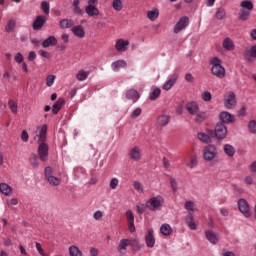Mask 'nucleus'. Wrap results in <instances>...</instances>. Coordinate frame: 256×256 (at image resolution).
<instances>
[{"label": "nucleus", "instance_id": "1", "mask_svg": "<svg viewBox=\"0 0 256 256\" xmlns=\"http://www.w3.org/2000/svg\"><path fill=\"white\" fill-rule=\"evenodd\" d=\"M37 143H38V157L40 161H48L49 160V145L45 143L47 141V125H42L38 128V132L36 131Z\"/></svg>", "mask_w": 256, "mask_h": 256}, {"label": "nucleus", "instance_id": "2", "mask_svg": "<svg viewBox=\"0 0 256 256\" xmlns=\"http://www.w3.org/2000/svg\"><path fill=\"white\" fill-rule=\"evenodd\" d=\"M210 65H212V75L218 77V79H223V77H225V67L221 64V59H219V57H213L210 61Z\"/></svg>", "mask_w": 256, "mask_h": 256}, {"label": "nucleus", "instance_id": "3", "mask_svg": "<svg viewBox=\"0 0 256 256\" xmlns=\"http://www.w3.org/2000/svg\"><path fill=\"white\" fill-rule=\"evenodd\" d=\"M163 203H165V199L163 198V196L158 195L150 198L146 202L145 207H147V209H149L150 211H161Z\"/></svg>", "mask_w": 256, "mask_h": 256}, {"label": "nucleus", "instance_id": "4", "mask_svg": "<svg viewBox=\"0 0 256 256\" xmlns=\"http://www.w3.org/2000/svg\"><path fill=\"white\" fill-rule=\"evenodd\" d=\"M219 152L217 151V147L213 144H209L208 146L204 147L203 149V157L205 161H213L217 158Z\"/></svg>", "mask_w": 256, "mask_h": 256}, {"label": "nucleus", "instance_id": "5", "mask_svg": "<svg viewBox=\"0 0 256 256\" xmlns=\"http://www.w3.org/2000/svg\"><path fill=\"white\" fill-rule=\"evenodd\" d=\"M99 0H88V5L85 7V13L88 17H96L99 15V8L97 5Z\"/></svg>", "mask_w": 256, "mask_h": 256}, {"label": "nucleus", "instance_id": "6", "mask_svg": "<svg viewBox=\"0 0 256 256\" xmlns=\"http://www.w3.org/2000/svg\"><path fill=\"white\" fill-rule=\"evenodd\" d=\"M45 178L47 179L50 185L57 187V185H61V178L53 176V169L51 167H46L44 170Z\"/></svg>", "mask_w": 256, "mask_h": 256}, {"label": "nucleus", "instance_id": "7", "mask_svg": "<svg viewBox=\"0 0 256 256\" xmlns=\"http://www.w3.org/2000/svg\"><path fill=\"white\" fill-rule=\"evenodd\" d=\"M187 27H189V17L183 16L174 25L173 32L177 35L181 33V31H183L184 29H187Z\"/></svg>", "mask_w": 256, "mask_h": 256}, {"label": "nucleus", "instance_id": "8", "mask_svg": "<svg viewBox=\"0 0 256 256\" xmlns=\"http://www.w3.org/2000/svg\"><path fill=\"white\" fill-rule=\"evenodd\" d=\"M215 137L218 141H223L227 137V126L223 123H217L215 127Z\"/></svg>", "mask_w": 256, "mask_h": 256}, {"label": "nucleus", "instance_id": "9", "mask_svg": "<svg viewBox=\"0 0 256 256\" xmlns=\"http://www.w3.org/2000/svg\"><path fill=\"white\" fill-rule=\"evenodd\" d=\"M144 241L146 247H148L149 249H153V247H155V231L153 230V228L147 229Z\"/></svg>", "mask_w": 256, "mask_h": 256}, {"label": "nucleus", "instance_id": "10", "mask_svg": "<svg viewBox=\"0 0 256 256\" xmlns=\"http://www.w3.org/2000/svg\"><path fill=\"white\" fill-rule=\"evenodd\" d=\"M238 209L240 213L244 214L245 217H251V212L249 211V203L247 202V200H238Z\"/></svg>", "mask_w": 256, "mask_h": 256}, {"label": "nucleus", "instance_id": "11", "mask_svg": "<svg viewBox=\"0 0 256 256\" xmlns=\"http://www.w3.org/2000/svg\"><path fill=\"white\" fill-rule=\"evenodd\" d=\"M224 105L226 109H233L237 105V100L235 99V93L230 92L225 96Z\"/></svg>", "mask_w": 256, "mask_h": 256}, {"label": "nucleus", "instance_id": "12", "mask_svg": "<svg viewBox=\"0 0 256 256\" xmlns=\"http://www.w3.org/2000/svg\"><path fill=\"white\" fill-rule=\"evenodd\" d=\"M220 123H223V125H229L230 123H235V116L227 111H223L219 114Z\"/></svg>", "mask_w": 256, "mask_h": 256}, {"label": "nucleus", "instance_id": "13", "mask_svg": "<svg viewBox=\"0 0 256 256\" xmlns=\"http://www.w3.org/2000/svg\"><path fill=\"white\" fill-rule=\"evenodd\" d=\"M45 23H47V18L45 16L38 15L33 21L32 27L34 31H39L40 29H43V25H45Z\"/></svg>", "mask_w": 256, "mask_h": 256}, {"label": "nucleus", "instance_id": "14", "mask_svg": "<svg viewBox=\"0 0 256 256\" xmlns=\"http://www.w3.org/2000/svg\"><path fill=\"white\" fill-rule=\"evenodd\" d=\"M129 47V40L118 39L116 40L115 49L118 53H125Z\"/></svg>", "mask_w": 256, "mask_h": 256}, {"label": "nucleus", "instance_id": "15", "mask_svg": "<svg viewBox=\"0 0 256 256\" xmlns=\"http://www.w3.org/2000/svg\"><path fill=\"white\" fill-rule=\"evenodd\" d=\"M156 123L159 127H167L171 123V116L167 114H161L157 117Z\"/></svg>", "mask_w": 256, "mask_h": 256}, {"label": "nucleus", "instance_id": "16", "mask_svg": "<svg viewBox=\"0 0 256 256\" xmlns=\"http://www.w3.org/2000/svg\"><path fill=\"white\" fill-rule=\"evenodd\" d=\"M177 79H179V75L178 74H173L169 80H167L164 85L162 86V89L164 91H169L173 85H175V83H177Z\"/></svg>", "mask_w": 256, "mask_h": 256}, {"label": "nucleus", "instance_id": "17", "mask_svg": "<svg viewBox=\"0 0 256 256\" xmlns=\"http://www.w3.org/2000/svg\"><path fill=\"white\" fill-rule=\"evenodd\" d=\"M206 239L212 243V245H217L219 243V236L213 230H206L205 231Z\"/></svg>", "mask_w": 256, "mask_h": 256}, {"label": "nucleus", "instance_id": "18", "mask_svg": "<svg viewBox=\"0 0 256 256\" xmlns=\"http://www.w3.org/2000/svg\"><path fill=\"white\" fill-rule=\"evenodd\" d=\"M186 111L189 113V115H197L199 111V104L195 101L188 102L186 104Z\"/></svg>", "mask_w": 256, "mask_h": 256}, {"label": "nucleus", "instance_id": "19", "mask_svg": "<svg viewBox=\"0 0 256 256\" xmlns=\"http://www.w3.org/2000/svg\"><path fill=\"white\" fill-rule=\"evenodd\" d=\"M222 47L225 51H234L235 50V42L230 37L224 38L222 42Z\"/></svg>", "mask_w": 256, "mask_h": 256}, {"label": "nucleus", "instance_id": "20", "mask_svg": "<svg viewBox=\"0 0 256 256\" xmlns=\"http://www.w3.org/2000/svg\"><path fill=\"white\" fill-rule=\"evenodd\" d=\"M71 31L73 35L79 39H83V37H85V28H83V25L74 26L71 28Z\"/></svg>", "mask_w": 256, "mask_h": 256}, {"label": "nucleus", "instance_id": "21", "mask_svg": "<svg viewBox=\"0 0 256 256\" xmlns=\"http://www.w3.org/2000/svg\"><path fill=\"white\" fill-rule=\"evenodd\" d=\"M140 97L141 96L139 95V92L135 89H130L126 92V98L130 101H133L134 103H137Z\"/></svg>", "mask_w": 256, "mask_h": 256}, {"label": "nucleus", "instance_id": "22", "mask_svg": "<svg viewBox=\"0 0 256 256\" xmlns=\"http://www.w3.org/2000/svg\"><path fill=\"white\" fill-rule=\"evenodd\" d=\"M112 70L117 73L121 69L127 68V62L125 60H118L111 64Z\"/></svg>", "mask_w": 256, "mask_h": 256}, {"label": "nucleus", "instance_id": "23", "mask_svg": "<svg viewBox=\"0 0 256 256\" xmlns=\"http://www.w3.org/2000/svg\"><path fill=\"white\" fill-rule=\"evenodd\" d=\"M65 105V99L59 98L54 105L52 106V113L53 115H57L59 111H61V108Z\"/></svg>", "mask_w": 256, "mask_h": 256}, {"label": "nucleus", "instance_id": "24", "mask_svg": "<svg viewBox=\"0 0 256 256\" xmlns=\"http://www.w3.org/2000/svg\"><path fill=\"white\" fill-rule=\"evenodd\" d=\"M57 45V38L55 36H49L42 42V47L47 49V47H55Z\"/></svg>", "mask_w": 256, "mask_h": 256}, {"label": "nucleus", "instance_id": "25", "mask_svg": "<svg viewBox=\"0 0 256 256\" xmlns=\"http://www.w3.org/2000/svg\"><path fill=\"white\" fill-rule=\"evenodd\" d=\"M244 57L247 59V61L256 59V45H253L250 49H246L244 52Z\"/></svg>", "mask_w": 256, "mask_h": 256}, {"label": "nucleus", "instance_id": "26", "mask_svg": "<svg viewBox=\"0 0 256 256\" xmlns=\"http://www.w3.org/2000/svg\"><path fill=\"white\" fill-rule=\"evenodd\" d=\"M129 156L132 161H139L141 159V150L138 147L130 149Z\"/></svg>", "mask_w": 256, "mask_h": 256}, {"label": "nucleus", "instance_id": "27", "mask_svg": "<svg viewBox=\"0 0 256 256\" xmlns=\"http://www.w3.org/2000/svg\"><path fill=\"white\" fill-rule=\"evenodd\" d=\"M207 119H209V114H207V112H197L195 114V118L194 121L195 123L201 124L204 121H207Z\"/></svg>", "mask_w": 256, "mask_h": 256}, {"label": "nucleus", "instance_id": "28", "mask_svg": "<svg viewBox=\"0 0 256 256\" xmlns=\"http://www.w3.org/2000/svg\"><path fill=\"white\" fill-rule=\"evenodd\" d=\"M0 192H2L3 195H6V197H9V195H12L13 193V188L7 183H0Z\"/></svg>", "mask_w": 256, "mask_h": 256}, {"label": "nucleus", "instance_id": "29", "mask_svg": "<svg viewBox=\"0 0 256 256\" xmlns=\"http://www.w3.org/2000/svg\"><path fill=\"white\" fill-rule=\"evenodd\" d=\"M129 246L132 247L133 251H141L143 249V245L135 238L129 239Z\"/></svg>", "mask_w": 256, "mask_h": 256}, {"label": "nucleus", "instance_id": "30", "mask_svg": "<svg viewBox=\"0 0 256 256\" xmlns=\"http://www.w3.org/2000/svg\"><path fill=\"white\" fill-rule=\"evenodd\" d=\"M68 253L70 256H83V252L76 245H71L68 248Z\"/></svg>", "mask_w": 256, "mask_h": 256}, {"label": "nucleus", "instance_id": "31", "mask_svg": "<svg viewBox=\"0 0 256 256\" xmlns=\"http://www.w3.org/2000/svg\"><path fill=\"white\" fill-rule=\"evenodd\" d=\"M223 151L227 157H233L235 155V147L231 144H225Z\"/></svg>", "mask_w": 256, "mask_h": 256}, {"label": "nucleus", "instance_id": "32", "mask_svg": "<svg viewBox=\"0 0 256 256\" xmlns=\"http://www.w3.org/2000/svg\"><path fill=\"white\" fill-rule=\"evenodd\" d=\"M249 17H251V11L241 9L238 13V19L240 21H248Z\"/></svg>", "mask_w": 256, "mask_h": 256}, {"label": "nucleus", "instance_id": "33", "mask_svg": "<svg viewBox=\"0 0 256 256\" xmlns=\"http://www.w3.org/2000/svg\"><path fill=\"white\" fill-rule=\"evenodd\" d=\"M74 25H75V22L72 19H62L60 21L61 29H69L70 27H73Z\"/></svg>", "mask_w": 256, "mask_h": 256}, {"label": "nucleus", "instance_id": "34", "mask_svg": "<svg viewBox=\"0 0 256 256\" xmlns=\"http://www.w3.org/2000/svg\"><path fill=\"white\" fill-rule=\"evenodd\" d=\"M215 17L219 21H222V19H225V17H227V10H225V8H222V7L217 8L216 13H215Z\"/></svg>", "mask_w": 256, "mask_h": 256}, {"label": "nucleus", "instance_id": "35", "mask_svg": "<svg viewBox=\"0 0 256 256\" xmlns=\"http://www.w3.org/2000/svg\"><path fill=\"white\" fill-rule=\"evenodd\" d=\"M16 27H17V22H15V20H9L5 26V32L13 33Z\"/></svg>", "mask_w": 256, "mask_h": 256}, {"label": "nucleus", "instance_id": "36", "mask_svg": "<svg viewBox=\"0 0 256 256\" xmlns=\"http://www.w3.org/2000/svg\"><path fill=\"white\" fill-rule=\"evenodd\" d=\"M147 17L150 21H155L159 18V9L154 8L153 10L148 11Z\"/></svg>", "mask_w": 256, "mask_h": 256}, {"label": "nucleus", "instance_id": "37", "mask_svg": "<svg viewBox=\"0 0 256 256\" xmlns=\"http://www.w3.org/2000/svg\"><path fill=\"white\" fill-rule=\"evenodd\" d=\"M160 232L162 233V235H165V237H169V235H171V233L173 232V230L171 229V225L169 224H163L160 227Z\"/></svg>", "mask_w": 256, "mask_h": 256}, {"label": "nucleus", "instance_id": "38", "mask_svg": "<svg viewBox=\"0 0 256 256\" xmlns=\"http://www.w3.org/2000/svg\"><path fill=\"white\" fill-rule=\"evenodd\" d=\"M240 7L246 11H253V2L250 0H244L240 3Z\"/></svg>", "mask_w": 256, "mask_h": 256}, {"label": "nucleus", "instance_id": "39", "mask_svg": "<svg viewBox=\"0 0 256 256\" xmlns=\"http://www.w3.org/2000/svg\"><path fill=\"white\" fill-rule=\"evenodd\" d=\"M29 163L34 169H37V167H39V157H37V154H31L29 158Z\"/></svg>", "mask_w": 256, "mask_h": 256}, {"label": "nucleus", "instance_id": "40", "mask_svg": "<svg viewBox=\"0 0 256 256\" xmlns=\"http://www.w3.org/2000/svg\"><path fill=\"white\" fill-rule=\"evenodd\" d=\"M186 223L192 231H196L197 229V224L195 223V219H193V216H188L186 218Z\"/></svg>", "mask_w": 256, "mask_h": 256}, {"label": "nucleus", "instance_id": "41", "mask_svg": "<svg viewBox=\"0 0 256 256\" xmlns=\"http://www.w3.org/2000/svg\"><path fill=\"white\" fill-rule=\"evenodd\" d=\"M161 96V89L155 88L149 95L150 101H156Z\"/></svg>", "mask_w": 256, "mask_h": 256}, {"label": "nucleus", "instance_id": "42", "mask_svg": "<svg viewBox=\"0 0 256 256\" xmlns=\"http://www.w3.org/2000/svg\"><path fill=\"white\" fill-rule=\"evenodd\" d=\"M87 77H89V72H87L85 70H79L76 75V79L78 81H85L87 79Z\"/></svg>", "mask_w": 256, "mask_h": 256}, {"label": "nucleus", "instance_id": "43", "mask_svg": "<svg viewBox=\"0 0 256 256\" xmlns=\"http://www.w3.org/2000/svg\"><path fill=\"white\" fill-rule=\"evenodd\" d=\"M8 107H9L11 113H13V115H17V113H18L17 102H15L14 100H9Z\"/></svg>", "mask_w": 256, "mask_h": 256}, {"label": "nucleus", "instance_id": "44", "mask_svg": "<svg viewBox=\"0 0 256 256\" xmlns=\"http://www.w3.org/2000/svg\"><path fill=\"white\" fill-rule=\"evenodd\" d=\"M198 139L202 141V143H211V136L205 134V132L198 133Z\"/></svg>", "mask_w": 256, "mask_h": 256}, {"label": "nucleus", "instance_id": "45", "mask_svg": "<svg viewBox=\"0 0 256 256\" xmlns=\"http://www.w3.org/2000/svg\"><path fill=\"white\" fill-rule=\"evenodd\" d=\"M129 247V239H122L118 245V251H125Z\"/></svg>", "mask_w": 256, "mask_h": 256}, {"label": "nucleus", "instance_id": "46", "mask_svg": "<svg viewBox=\"0 0 256 256\" xmlns=\"http://www.w3.org/2000/svg\"><path fill=\"white\" fill-rule=\"evenodd\" d=\"M41 9L45 15H49V11L51 9V6L49 5V2L47 0H43L41 2Z\"/></svg>", "mask_w": 256, "mask_h": 256}, {"label": "nucleus", "instance_id": "47", "mask_svg": "<svg viewBox=\"0 0 256 256\" xmlns=\"http://www.w3.org/2000/svg\"><path fill=\"white\" fill-rule=\"evenodd\" d=\"M112 7L114 11H121V9H123V2L121 0H114L112 2Z\"/></svg>", "mask_w": 256, "mask_h": 256}, {"label": "nucleus", "instance_id": "48", "mask_svg": "<svg viewBox=\"0 0 256 256\" xmlns=\"http://www.w3.org/2000/svg\"><path fill=\"white\" fill-rule=\"evenodd\" d=\"M6 205L10 208L13 209V207L19 205V200L17 198H11L10 200L6 201Z\"/></svg>", "mask_w": 256, "mask_h": 256}, {"label": "nucleus", "instance_id": "49", "mask_svg": "<svg viewBox=\"0 0 256 256\" xmlns=\"http://www.w3.org/2000/svg\"><path fill=\"white\" fill-rule=\"evenodd\" d=\"M248 131L250 133H252L253 135H256V121L255 120H251L248 123Z\"/></svg>", "mask_w": 256, "mask_h": 256}, {"label": "nucleus", "instance_id": "50", "mask_svg": "<svg viewBox=\"0 0 256 256\" xmlns=\"http://www.w3.org/2000/svg\"><path fill=\"white\" fill-rule=\"evenodd\" d=\"M187 167H190V169L197 167V156L190 157V162L187 164Z\"/></svg>", "mask_w": 256, "mask_h": 256}, {"label": "nucleus", "instance_id": "51", "mask_svg": "<svg viewBox=\"0 0 256 256\" xmlns=\"http://www.w3.org/2000/svg\"><path fill=\"white\" fill-rule=\"evenodd\" d=\"M184 207L187 211H195V203L193 201H186Z\"/></svg>", "mask_w": 256, "mask_h": 256}, {"label": "nucleus", "instance_id": "52", "mask_svg": "<svg viewBox=\"0 0 256 256\" xmlns=\"http://www.w3.org/2000/svg\"><path fill=\"white\" fill-rule=\"evenodd\" d=\"M202 99L203 101L209 102L211 99H213V95H211V92L205 91L202 93Z\"/></svg>", "mask_w": 256, "mask_h": 256}, {"label": "nucleus", "instance_id": "53", "mask_svg": "<svg viewBox=\"0 0 256 256\" xmlns=\"http://www.w3.org/2000/svg\"><path fill=\"white\" fill-rule=\"evenodd\" d=\"M53 83H55V75H49L46 78L47 87H53Z\"/></svg>", "mask_w": 256, "mask_h": 256}, {"label": "nucleus", "instance_id": "54", "mask_svg": "<svg viewBox=\"0 0 256 256\" xmlns=\"http://www.w3.org/2000/svg\"><path fill=\"white\" fill-rule=\"evenodd\" d=\"M126 217H127L128 223L135 221V216L133 215V211L131 210L126 211Z\"/></svg>", "mask_w": 256, "mask_h": 256}, {"label": "nucleus", "instance_id": "55", "mask_svg": "<svg viewBox=\"0 0 256 256\" xmlns=\"http://www.w3.org/2000/svg\"><path fill=\"white\" fill-rule=\"evenodd\" d=\"M133 185H134V189H136L138 193H143V184H141V182L135 181Z\"/></svg>", "mask_w": 256, "mask_h": 256}, {"label": "nucleus", "instance_id": "56", "mask_svg": "<svg viewBox=\"0 0 256 256\" xmlns=\"http://www.w3.org/2000/svg\"><path fill=\"white\" fill-rule=\"evenodd\" d=\"M119 186V179L117 178H112L110 180V188L111 189H117V187Z\"/></svg>", "mask_w": 256, "mask_h": 256}, {"label": "nucleus", "instance_id": "57", "mask_svg": "<svg viewBox=\"0 0 256 256\" xmlns=\"http://www.w3.org/2000/svg\"><path fill=\"white\" fill-rule=\"evenodd\" d=\"M170 185L174 193H177V180L174 177H170Z\"/></svg>", "mask_w": 256, "mask_h": 256}, {"label": "nucleus", "instance_id": "58", "mask_svg": "<svg viewBox=\"0 0 256 256\" xmlns=\"http://www.w3.org/2000/svg\"><path fill=\"white\" fill-rule=\"evenodd\" d=\"M136 211L139 215H143L145 213V204H137Z\"/></svg>", "mask_w": 256, "mask_h": 256}, {"label": "nucleus", "instance_id": "59", "mask_svg": "<svg viewBox=\"0 0 256 256\" xmlns=\"http://www.w3.org/2000/svg\"><path fill=\"white\" fill-rule=\"evenodd\" d=\"M24 57L23 54H21V52L16 53V55L14 56V60L16 61V63H23L24 61Z\"/></svg>", "mask_w": 256, "mask_h": 256}, {"label": "nucleus", "instance_id": "60", "mask_svg": "<svg viewBox=\"0 0 256 256\" xmlns=\"http://www.w3.org/2000/svg\"><path fill=\"white\" fill-rule=\"evenodd\" d=\"M142 111H143V110H142L141 108H136V109L132 112L131 118H132V119H137V117H139V115H141Z\"/></svg>", "mask_w": 256, "mask_h": 256}, {"label": "nucleus", "instance_id": "61", "mask_svg": "<svg viewBox=\"0 0 256 256\" xmlns=\"http://www.w3.org/2000/svg\"><path fill=\"white\" fill-rule=\"evenodd\" d=\"M93 217L96 221H100V219H103V212H101V210H98L94 212Z\"/></svg>", "mask_w": 256, "mask_h": 256}, {"label": "nucleus", "instance_id": "62", "mask_svg": "<svg viewBox=\"0 0 256 256\" xmlns=\"http://www.w3.org/2000/svg\"><path fill=\"white\" fill-rule=\"evenodd\" d=\"M185 81H187L188 83H193V81H195V78L193 77V74L187 73L185 75Z\"/></svg>", "mask_w": 256, "mask_h": 256}, {"label": "nucleus", "instance_id": "63", "mask_svg": "<svg viewBox=\"0 0 256 256\" xmlns=\"http://www.w3.org/2000/svg\"><path fill=\"white\" fill-rule=\"evenodd\" d=\"M37 59V54L35 51H31L28 54V61H35Z\"/></svg>", "mask_w": 256, "mask_h": 256}, {"label": "nucleus", "instance_id": "64", "mask_svg": "<svg viewBox=\"0 0 256 256\" xmlns=\"http://www.w3.org/2000/svg\"><path fill=\"white\" fill-rule=\"evenodd\" d=\"M222 256H235V253L229 251V250H223Z\"/></svg>", "mask_w": 256, "mask_h": 256}]
</instances>
